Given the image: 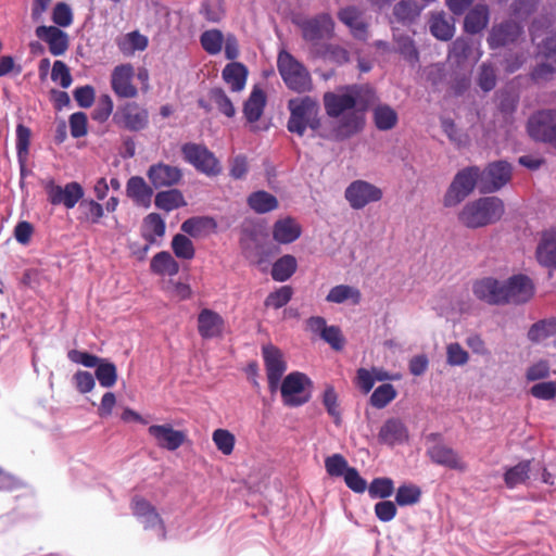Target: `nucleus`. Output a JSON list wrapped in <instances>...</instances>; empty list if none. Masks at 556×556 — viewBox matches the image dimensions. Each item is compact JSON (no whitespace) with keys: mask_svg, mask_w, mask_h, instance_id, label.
<instances>
[{"mask_svg":"<svg viewBox=\"0 0 556 556\" xmlns=\"http://www.w3.org/2000/svg\"><path fill=\"white\" fill-rule=\"evenodd\" d=\"M361 89L357 85H349L324 93V108L332 123L328 134H320L323 138L342 141L362 131L365 115L356 108Z\"/></svg>","mask_w":556,"mask_h":556,"instance_id":"f257e3e1","label":"nucleus"},{"mask_svg":"<svg viewBox=\"0 0 556 556\" xmlns=\"http://www.w3.org/2000/svg\"><path fill=\"white\" fill-rule=\"evenodd\" d=\"M534 294L532 280L522 274L514 275L503 281V304H521L528 302Z\"/></svg>","mask_w":556,"mask_h":556,"instance_id":"ddd939ff","label":"nucleus"},{"mask_svg":"<svg viewBox=\"0 0 556 556\" xmlns=\"http://www.w3.org/2000/svg\"><path fill=\"white\" fill-rule=\"evenodd\" d=\"M113 122L129 131H140L149 124V112L137 102H126L117 108Z\"/></svg>","mask_w":556,"mask_h":556,"instance_id":"f8f14e48","label":"nucleus"},{"mask_svg":"<svg viewBox=\"0 0 556 556\" xmlns=\"http://www.w3.org/2000/svg\"><path fill=\"white\" fill-rule=\"evenodd\" d=\"M429 27L431 34L440 40L447 41L454 36V24L443 13L432 14Z\"/></svg>","mask_w":556,"mask_h":556,"instance_id":"37998d69","label":"nucleus"},{"mask_svg":"<svg viewBox=\"0 0 556 556\" xmlns=\"http://www.w3.org/2000/svg\"><path fill=\"white\" fill-rule=\"evenodd\" d=\"M489 20V8L485 4H477L465 17V30L469 34H478L488 26Z\"/></svg>","mask_w":556,"mask_h":556,"instance_id":"72a5a7b5","label":"nucleus"},{"mask_svg":"<svg viewBox=\"0 0 556 556\" xmlns=\"http://www.w3.org/2000/svg\"><path fill=\"white\" fill-rule=\"evenodd\" d=\"M333 30V21L329 14H320L302 24L303 37L307 41H317L329 37Z\"/></svg>","mask_w":556,"mask_h":556,"instance_id":"393cba45","label":"nucleus"},{"mask_svg":"<svg viewBox=\"0 0 556 556\" xmlns=\"http://www.w3.org/2000/svg\"><path fill=\"white\" fill-rule=\"evenodd\" d=\"M293 290L289 286H283L276 291L268 294L264 304L266 307H273L275 309L285 306L292 298Z\"/></svg>","mask_w":556,"mask_h":556,"instance_id":"052dcab7","label":"nucleus"},{"mask_svg":"<svg viewBox=\"0 0 556 556\" xmlns=\"http://www.w3.org/2000/svg\"><path fill=\"white\" fill-rule=\"evenodd\" d=\"M240 245L244 257L256 265L266 263L271 254V244L267 235L262 231H243Z\"/></svg>","mask_w":556,"mask_h":556,"instance_id":"6e6552de","label":"nucleus"},{"mask_svg":"<svg viewBox=\"0 0 556 556\" xmlns=\"http://www.w3.org/2000/svg\"><path fill=\"white\" fill-rule=\"evenodd\" d=\"M421 496V490L412 483L401 485L395 494V502L400 506L417 504Z\"/></svg>","mask_w":556,"mask_h":556,"instance_id":"864d4df0","label":"nucleus"},{"mask_svg":"<svg viewBox=\"0 0 556 556\" xmlns=\"http://www.w3.org/2000/svg\"><path fill=\"white\" fill-rule=\"evenodd\" d=\"M172 249L178 258L191 260L194 257L192 241L185 235L177 233L172 240Z\"/></svg>","mask_w":556,"mask_h":556,"instance_id":"5fc2aeb1","label":"nucleus"},{"mask_svg":"<svg viewBox=\"0 0 556 556\" xmlns=\"http://www.w3.org/2000/svg\"><path fill=\"white\" fill-rule=\"evenodd\" d=\"M126 194L136 205L148 208L151 205L153 190L142 177L132 176L127 181Z\"/></svg>","mask_w":556,"mask_h":556,"instance_id":"c85d7f7f","label":"nucleus"},{"mask_svg":"<svg viewBox=\"0 0 556 556\" xmlns=\"http://www.w3.org/2000/svg\"><path fill=\"white\" fill-rule=\"evenodd\" d=\"M538 262L547 268H556V229H549L542 233L536 248Z\"/></svg>","mask_w":556,"mask_h":556,"instance_id":"cd10ccee","label":"nucleus"},{"mask_svg":"<svg viewBox=\"0 0 556 556\" xmlns=\"http://www.w3.org/2000/svg\"><path fill=\"white\" fill-rule=\"evenodd\" d=\"M311 380L302 372L294 371L285 377L279 388L286 406L298 407L311 399Z\"/></svg>","mask_w":556,"mask_h":556,"instance_id":"423d86ee","label":"nucleus"},{"mask_svg":"<svg viewBox=\"0 0 556 556\" xmlns=\"http://www.w3.org/2000/svg\"><path fill=\"white\" fill-rule=\"evenodd\" d=\"M382 197L383 192L379 187L364 179L353 180L344 190V198L353 210H363L379 202Z\"/></svg>","mask_w":556,"mask_h":556,"instance_id":"9d476101","label":"nucleus"},{"mask_svg":"<svg viewBox=\"0 0 556 556\" xmlns=\"http://www.w3.org/2000/svg\"><path fill=\"white\" fill-rule=\"evenodd\" d=\"M481 55L482 52L479 50V48L473 51V42L467 38H457L455 41H453L448 52V58L458 65H462L469 59H471L473 62H477Z\"/></svg>","mask_w":556,"mask_h":556,"instance_id":"c756f323","label":"nucleus"},{"mask_svg":"<svg viewBox=\"0 0 556 556\" xmlns=\"http://www.w3.org/2000/svg\"><path fill=\"white\" fill-rule=\"evenodd\" d=\"M96 378L103 388H112L117 381V368L106 358H101L96 366Z\"/></svg>","mask_w":556,"mask_h":556,"instance_id":"49530a36","label":"nucleus"},{"mask_svg":"<svg viewBox=\"0 0 556 556\" xmlns=\"http://www.w3.org/2000/svg\"><path fill=\"white\" fill-rule=\"evenodd\" d=\"M262 354L268 380V388L270 392L274 393L279 388L281 377L287 370V364L281 351L271 344L263 346Z\"/></svg>","mask_w":556,"mask_h":556,"instance_id":"f3484780","label":"nucleus"},{"mask_svg":"<svg viewBox=\"0 0 556 556\" xmlns=\"http://www.w3.org/2000/svg\"><path fill=\"white\" fill-rule=\"evenodd\" d=\"M394 483L390 478H376L368 486L369 495L372 498H387L392 495Z\"/></svg>","mask_w":556,"mask_h":556,"instance_id":"bf43d9fd","label":"nucleus"},{"mask_svg":"<svg viewBox=\"0 0 556 556\" xmlns=\"http://www.w3.org/2000/svg\"><path fill=\"white\" fill-rule=\"evenodd\" d=\"M113 112V101L109 94H102L92 111V119L104 123Z\"/></svg>","mask_w":556,"mask_h":556,"instance_id":"0e129e2a","label":"nucleus"},{"mask_svg":"<svg viewBox=\"0 0 556 556\" xmlns=\"http://www.w3.org/2000/svg\"><path fill=\"white\" fill-rule=\"evenodd\" d=\"M148 432L161 448L168 451H176L186 440L185 433L175 430L169 424L152 425L149 427Z\"/></svg>","mask_w":556,"mask_h":556,"instance_id":"aec40b11","label":"nucleus"},{"mask_svg":"<svg viewBox=\"0 0 556 556\" xmlns=\"http://www.w3.org/2000/svg\"><path fill=\"white\" fill-rule=\"evenodd\" d=\"M154 204L157 208L170 212L178 207L185 206L186 201L182 193L177 189L160 191L156 193Z\"/></svg>","mask_w":556,"mask_h":556,"instance_id":"c03bdc74","label":"nucleus"},{"mask_svg":"<svg viewBox=\"0 0 556 556\" xmlns=\"http://www.w3.org/2000/svg\"><path fill=\"white\" fill-rule=\"evenodd\" d=\"M479 180V167L469 166L459 170L444 194V206L454 207L462 203L475 190Z\"/></svg>","mask_w":556,"mask_h":556,"instance_id":"39448f33","label":"nucleus"},{"mask_svg":"<svg viewBox=\"0 0 556 556\" xmlns=\"http://www.w3.org/2000/svg\"><path fill=\"white\" fill-rule=\"evenodd\" d=\"M212 441L223 455L232 454L236 444V437L227 429L218 428L212 433Z\"/></svg>","mask_w":556,"mask_h":556,"instance_id":"8fccbe9b","label":"nucleus"},{"mask_svg":"<svg viewBox=\"0 0 556 556\" xmlns=\"http://www.w3.org/2000/svg\"><path fill=\"white\" fill-rule=\"evenodd\" d=\"M134 67L130 64H122L112 73V89L122 98H135L138 94L136 86L132 85Z\"/></svg>","mask_w":556,"mask_h":556,"instance_id":"b1692460","label":"nucleus"},{"mask_svg":"<svg viewBox=\"0 0 556 556\" xmlns=\"http://www.w3.org/2000/svg\"><path fill=\"white\" fill-rule=\"evenodd\" d=\"M51 79L59 83L62 88H68L72 84V76L67 65L62 61H55L52 66Z\"/></svg>","mask_w":556,"mask_h":556,"instance_id":"338daca9","label":"nucleus"},{"mask_svg":"<svg viewBox=\"0 0 556 556\" xmlns=\"http://www.w3.org/2000/svg\"><path fill=\"white\" fill-rule=\"evenodd\" d=\"M530 34L540 54L545 58L556 56V18L543 16L535 20L530 27Z\"/></svg>","mask_w":556,"mask_h":556,"instance_id":"0eeeda50","label":"nucleus"},{"mask_svg":"<svg viewBox=\"0 0 556 556\" xmlns=\"http://www.w3.org/2000/svg\"><path fill=\"white\" fill-rule=\"evenodd\" d=\"M224 39L223 33L218 29L205 30L200 36L202 48L211 55H216L222 51Z\"/></svg>","mask_w":556,"mask_h":556,"instance_id":"09e8293b","label":"nucleus"},{"mask_svg":"<svg viewBox=\"0 0 556 556\" xmlns=\"http://www.w3.org/2000/svg\"><path fill=\"white\" fill-rule=\"evenodd\" d=\"M300 236L301 226L291 217L279 219L274 225L273 237L279 243H291Z\"/></svg>","mask_w":556,"mask_h":556,"instance_id":"473e14b6","label":"nucleus"},{"mask_svg":"<svg viewBox=\"0 0 556 556\" xmlns=\"http://www.w3.org/2000/svg\"><path fill=\"white\" fill-rule=\"evenodd\" d=\"M376 127L379 130H390L397 124V113L388 104H379L372 111Z\"/></svg>","mask_w":556,"mask_h":556,"instance_id":"a19ab883","label":"nucleus"},{"mask_svg":"<svg viewBox=\"0 0 556 556\" xmlns=\"http://www.w3.org/2000/svg\"><path fill=\"white\" fill-rule=\"evenodd\" d=\"M149 43L148 37L138 30L127 33L116 39V45L124 55H132L136 51H143Z\"/></svg>","mask_w":556,"mask_h":556,"instance_id":"f704fd0d","label":"nucleus"},{"mask_svg":"<svg viewBox=\"0 0 556 556\" xmlns=\"http://www.w3.org/2000/svg\"><path fill=\"white\" fill-rule=\"evenodd\" d=\"M397 396V391L390 383H383L376 388L370 395V404L375 408L381 409L390 404Z\"/></svg>","mask_w":556,"mask_h":556,"instance_id":"de8ad7c7","label":"nucleus"},{"mask_svg":"<svg viewBox=\"0 0 556 556\" xmlns=\"http://www.w3.org/2000/svg\"><path fill=\"white\" fill-rule=\"evenodd\" d=\"M41 186L52 205H64L68 210L75 207L84 197L83 187L75 181L62 187L54 179L48 178L41 181Z\"/></svg>","mask_w":556,"mask_h":556,"instance_id":"1a4fd4ad","label":"nucleus"},{"mask_svg":"<svg viewBox=\"0 0 556 556\" xmlns=\"http://www.w3.org/2000/svg\"><path fill=\"white\" fill-rule=\"evenodd\" d=\"M224 325L223 317L210 308H203L199 313L198 331L203 339H213L222 336Z\"/></svg>","mask_w":556,"mask_h":556,"instance_id":"a878e982","label":"nucleus"},{"mask_svg":"<svg viewBox=\"0 0 556 556\" xmlns=\"http://www.w3.org/2000/svg\"><path fill=\"white\" fill-rule=\"evenodd\" d=\"M210 99L216 104L218 110L228 117H232L236 113L233 104L225 91L220 88H214L210 91Z\"/></svg>","mask_w":556,"mask_h":556,"instance_id":"680f3d73","label":"nucleus"},{"mask_svg":"<svg viewBox=\"0 0 556 556\" xmlns=\"http://www.w3.org/2000/svg\"><path fill=\"white\" fill-rule=\"evenodd\" d=\"M530 393L532 396L539 400H553L556 396V382L544 381L535 383L531 387Z\"/></svg>","mask_w":556,"mask_h":556,"instance_id":"774afa93","label":"nucleus"},{"mask_svg":"<svg viewBox=\"0 0 556 556\" xmlns=\"http://www.w3.org/2000/svg\"><path fill=\"white\" fill-rule=\"evenodd\" d=\"M473 295L490 305L503 304V281L493 277H484L472 283Z\"/></svg>","mask_w":556,"mask_h":556,"instance_id":"6ab92c4d","label":"nucleus"},{"mask_svg":"<svg viewBox=\"0 0 556 556\" xmlns=\"http://www.w3.org/2000/svg\"><path fill=\"white\" fill-rule=\"evenodd\" d=\"M555 126L556 110H540L528 118L527 132L534 141L547 143Z\"/></svg>","mask_w":556,"mask_h":556,"instance_id":"2eb2a0df","label":"nucleus"},{"mask_svg":"<svg viewBox=\"0 0 556 556\" xmlns=\"http://www.w3.org/2000/svg\"><path fill=\"white\" fill-rule=\"evenodd\" d=\"M556 333V319L542 320L534 324L528 337L533 342H541Z\"/></svg>","mask_w":556,"mask_h":556,"instance_id":"603ef678","label":"nucleus"},{"mask_svg":"<svg viewBox=\"0 0 556 556\" xmlns=\"http://www.w3.org/2000/svg\"><path fill=\"white\" fill-rule=\"evenodd\" d=\"M265 104L266 96L264 91L255 87L244 103L243 112L247 119L251 123L258 121L263 114Z\"/></svg>","mask_w":556,"mask_h":556,"instance_id":"4c0bfd02","label":"nucleus"},{"mask_svg":"<svg viewBox=\"0 0 556 556\" xmlns=\"http://www.w3.org/2000/svg\"><path fill=\"white\" fill-rule=\"evenodd\" d=\"M469 359V355L464 348L457 343H450L446 346V362L451 366H463Z\"/></svg>","mask_w":556,"mask_h":556,"instance_id":"69168bd1","label":"nucleus"},{"mask_svg":"<svg viewBox=\"0 0 556 556\" xmlns=\"http://www.w3.org/2000/svg\"><path fill=\"white\" fill-rule=\"evenodd\" d=\"M511 177V166L505 161L491 163L480 172V191L492 193L504 187Z\"/></svg>","mask_w":556,"mask_h":556,"instance_id":"dca6fc26","label":"nucleus"},{"mask_svg":"<svg viewBox=\"0 0 556 556\" xmlns=\"http://www.w3.org/2000/svg\"><path fill=\"white\" fill-rule=\"evenodd\" d=\"M290 117L287 128L290 132L302 137L306 129L316 131L320 127L319 103L308 96L289 100Z\"/></svg>","mask_w":556,"mask_h":556,"instance_id":"7ed1b4c3","label":"nucleus"},{"mask_svg":"<svg viewBox=\"0 0 556 556\" xmlns=\"http://www.w3.org/2000/svg\"><path fill=\"white\" fill-rule=\"evenodd\" d=\"M393 14L399 22L407 23L414 21L419 15V9L412 1L401 0L395 4Z\"/></svg>","mask_w":556,"mask_h":556,"instance_id":"4d7b16f0","label":"nucleus"},{"mask_svg":"<svg viewBox=\"0 0 556 556\" xmlns=\"http://www.w3.org/2000/svg\"><path fill=\"white\" fill-rule=\"evenodd\" d=\"M408 440V428L400 418L387 419L378 432V441L391 447L405 444Z\"/></svg>","mask_w":556,"mask_h":556,"instance_id":"a211bd4d","label":"nucleus"},{"mask_svg":"<svg viewBox=\"0 0 556 556\" xmlns=\"http://www.w3.org/2000/svg\"><path fill=\"white\" fill-rule=\"evenodd\" d=\"M532 460H521L517 465L507 468L504 472V481L507 488L514 489L526 483L530 478Z\"/></svg>","mask_w":556,"mask_h":556,"instance_id":"c9c22d12","label":"nucleus"},{"mask_svg":"<svg viewBox=\"0 0 556 556\" xmlns=\"http://www.w3.org/2000/svg\"><path fill=\"white\" fill-rule=\"evenodd\" d=\"M134 516L143 525L146 530H155L160 539H165L164 522L155 507L143 497L135 496L130 504Z\"/></svg>","mask_w":556,"mask_h":556,"instance_id":"4468645a","label":"nucleus"},{"mask_svg":"<svg viewBox=\"0 0 556 556\" xmlns=\"http://www.w3.org/2000/svg\"><path fill=\"white\" fill-rule=\"evenodd\" d=\"M216 222L212 217H191L181 224V230L191 237H200L216 229Z\"/></svg>","mask_w":556,"mask_h":556,"instance_id":"58836bf2","label":"nucleus"},{"mask_svg":"<svg viewBox=\"0 0 556 556\" xmlns=\"http://www.w3.org/2000/svg\"><path fill=\"white\" fill-rule=\"evenodd\" d=\"M538 64L531 72V79L536 84L549 81L556 73V56Z\"/></svg>","mask_w":556,"mask_h":556,"instance_id":"6e6d98bb","label":"nucleus"},{"mask_svg":"<svg viewBox=\"0 0 556 556\" xmlns=\"http://www.w3.org/2000/svg\"><path fill=\"white\" fill-rule=\"evenodd\" d=\"M296 267V258L293 255L286 254L273 264L271 277L275 281L283 282L295 273Z\"/></svg>","mask_w":556,"mask_h":556,"instance_id":"79ce46f5","label":"nucleus"},{"mask_svg":"<svg viewBox=\"0 0 556 556\" xmlns=\"http://www.w3.org/2000/svg\"><path fill=\"white\" fill-rule=\"evenodd\" d=\"M151 270L162 276H175L179 271V265L169 252L162 251L155 254L150 264Z\"/></svg>","mask_w":556,"mask_h":556,"instance_id":"ea45409f","label":"nucleus"},{"mask_svg":"<svg viewBox=\"0 0 556 556\" xmlns=\"http://www.w3.org/2000/svg\"><path fill=\"white\" fill-rule=\"evenodd\" d=\"M248 203L253 211L260 214L270 212L278 206L277 199L266 191L253 192L248 198Z\"/></svg>","mask_w":556,"mask_h":556,"instance_id":"a18cd8bd","label":"nucleus"},{"mask_svg":"<svg viewBox=\"0 0 556 556\" xmlns=\"http://www.w3.org/2000/svg\"><path fill=\"white\" fill-rule=\"evenodd\" d=\"M185 160L199 172L207 176H216L222 172L220 164L206 147L197 143H186L181 148Z\"/></svg>","mask_w":556,"mask_h":556,"instance_id":"9b49d317","label":"nucleus"},{"mask_svg":"<svg viewBox=\"0 0 556 556\" xmlns=\"http://www.w3.org/2000/svg\"><path fill=\"white\" fill-rule=\"evenodd\" d=\"M36 36L48 43L53 55H62L67 50V35L55 26H39L36 28Z\"/></svg>","mask_w":556,"mask_h":556,"instance_id":"bb28decb","label":"nucleus"},{"mask_svg":"<svg viewBox=\"0 0 556 556\" xmlns=\"http://www.w3.org/2000/svg\"><path fill=\"white\" fill-rule=\"evenodd\" d=\"M223 79L233 92L244 89L248 78V68L239 62L227 64L222 72Z\"/></svg>","mask_w":556,"mask_h":556,"instance_id":"2f4dec72","label":"nucleus"},{"mask_svg":"<svg viewBox=\"0 0 556 556\" xmlns=\"http://www.w3.org/2000/svg\"><path fill=\"white\" fill-rule=\"evenodd\" d=\"M361 299V291L349 285H338L331 288L326 296L327 302L334 304H342L350 301L353 305H357Z\"/></svg>","mask_w":556,"mask_h":556,"instance_id":"e433bc0d","label":"nucleus"},{"mask_svg":"<svg viewBox=\"0 0 556 556\" xmlns=\"http://www.w3.org/2000/svg\"><path fill=\"white\" fill-rule=\"evenodd\" d=\"M165 233V222L156 214L151 213L144 218L143 235L147 240L153 242L156 237L161 238Z\"/></svg>","mask_w":556,"mask_h":556,"instance_id":"3c124183","label":"nucleus"},{"mask_svg":"<svg viewBox=\"0 0 556 556\" xmlns=\"http://www.w3.org/2000/svg\"><path fill=\"white\" fill-rule=\"evenodd\" d=\"M340 21L345 24L353 36L364 40L367 37V26L363 20V13L355 7H348L339 12Z\"/></svg>","mask_w":556,"mask_h":556,"instance_id":"7c9ffc66","label":"nucleus"},{"mask_svg":"<svg viewBox=\"0 0 556 556\" xmlns=\"http://www.w3.org/2000/svg\"><path fill=\"white\" fill-rule=\"evenodd\" d=\"M522 34V27L513 21H506L492 27L488 43L491 49H496L515 42Z\"/></svg>","mask_w":556,"mask_h":556,"instance_id":"4be33fe9","label":"nucleus"},{"mask_svg":"<svg viewBox=\"0 0 556 556\" xmlns=\"http://www.w3.org/2000/svg\"><path fill=\"white\" fill-rule=\"evenodd\" d=\"M427 455L437 465L444 466L448 469L465 471L467 470L466 462L452 447L437 443L427 450Z\"/></svg>","mask_w":556,"mask_h":556,"instance_id":"412c9836","label":"nucleus"},{"mask_svg":"<svg viewBox=\"0 0 556 556\" xmlns=\"http://www.w3.org/2000/svg\"><path fill=\"white\" fill-rule=\"evenodd\" d=\"M478 86L484 91H491L496 85V72L495 67L490 63H482L478 77H477Z\"/></svg>","mask_w":556,"mask_h":556,"instance_id":"13d9d810","label":"nucleus"},{"mask_svg":"<svg viewBox=\"0 0 556 556\" xmlns=\"http://www.w3.org/2000/svg\"><path fill=\"white\" fill-rule=\"evenodd\" d=\"M504 203L497 197H485L468 202L459 212V222L468 228L484 227L501 219Z\"/></svg>","mask_w":556,"mask_h":556,"instance_id":"f03ea898","label":"nucleus"},{"mask_svg":"<svg viewBox=\"0 0 556 556\" xmlns=\"http://www.w3.org/2000/svg\"><path fill=\"white\" fill-rule=\"evenodd\" d=\"M277 68L286 86L299 93L313 89L311 73L290 52L280 50L277 56Z\"/></svg>","mask_w":556,"mask_h":556,"instance_id":"20e7f679","label":"nucleus"},{"mask_svg":"<svg viewBox=\"0 0 556 556\" xmlns=\"http://www.w3.org/2000/svg\"><path fill=\"white\" fill-rule=\"evenodd\" d=\"M325 467L328 475L332 477H341L351 468L346 459L341 454H333L326 458Z\"/></svg>","mask_w":556,"mask_h":556,"instance_id":"e2e57ef3","label":"nucleus"},{"mask_svg":"<svg viewBox=\"0 0 556 556\" xmlns=\"http://www.w3.org/2000/svg\"><path fill=\"white\" fill-rule=\"evenodd\" d=\"M147 176L154 188L172 187L178 184L182 177L181 170L177 166L165 163L151 165Z\"/></svg>","mask_w":556,"mask_h":556,"instance_id":"5701e85b","label":"nucleus"}]
</instances>
